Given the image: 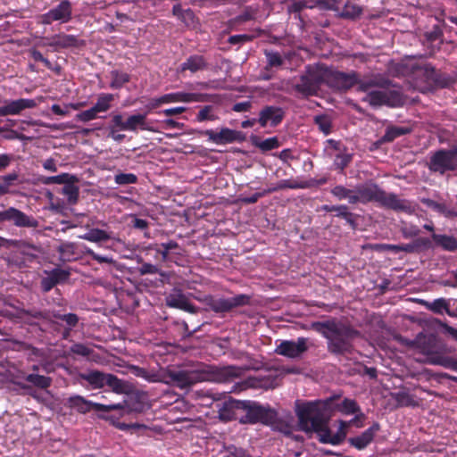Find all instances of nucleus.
Masks as SVG:
<instances>
[{"mask_svg":"<svg viewBox=\"0 0 457 457\" xmlns=\"http://www.w3.org/2000/svg\"><path fill=\"white\" fill-rule=\"evenodd\" d=\"M330 194L339 201L347 200L350 204L377 203L382 207L396 212L412 211L409 201L400 199L394 193H386L375 183L358 185L355 189L337 185L330 189Z\"/></svg>","mask_w":457,"mask_h":457,"instance_id":"f257e3e1","label":"nucleus"},{"mask_svg":"<svg viewBox=\"0 0 457 457\" xmlns=\"http://www.w3.org/2000/svg\"><path fill=\"white\" fill-rule=\"evenodd\" d=\"M407 345L418 347L420 353L427 355V362L431 365L433 357L444 356L441 353L435 351V338L427 337L423 333H420L415 340L408 342Z\"/></svg>","mask_w":457,"mask_h":457,"instance_id":"6ab92c4d","label":"nucleus"},{"mask_svg":"<svg viewBox=\"0 0 457 457\" xmlns=\"http://www.w3.org/2000/svg\"><path fill=\"white\" fill-rule=\"evenodd\" d=\"M208 310L218 313L229 312L237 307L249 305L251 296L245 294L237 295L230 298L216 297L213 295H206L203 300Z\"/></svg>","mask_w":457,"mask_h":457,"instance_id":"0eeeda50","label":"nucleus"},{"mask_svg":"<svg viewBox=\"0 0 457 457\" xmlns=\"http://www.w3.org/2000/svg\"><path fill=\"white\" fill-rule=\"evenodd\" d=\"M384 96V89L371 90L368 92L363 101L368 102L372 107H379L385 105Z\"/></svg>","mask_w":457,"mask_h":457,"instance_id":"a18cd8bd","label":"nucleus"},{"mask_svg":"<svg viewBox=\"0 0 457 457\" xmlns=\"http://www.w3.org/2000/svg\"><path fill=\"white\" fill-rule=\"evenodd\" d=\"M394 399L395 400L398 406H414L415 402L412 398V396L408 394L407 392H398L395 394Z\"/></svg>","mask_w":457,"mask_h":457,"instance_id":"864d4df0","label":"nucleus"},{"mask_svg":"<svg viewBox=\"0 0 457 457\" xmlns=\"http://www.w3.org/2000/svg\"><path fill=\"white\" fill-rule=\"evenodd\" d=\"M114 181L118 185H130L137 182V177L133 173H118L114 176Z\"/></svg>","mask_w":457,"mask_h":457,"instance_id":"4d7b16f0","label":"nucleus"},{"mask_svg":"<svg viewBox=\"0 0 457 457\" xmlns=\"http://www.w3.org/2000/svg\"><path fill=\"white\" fill-rule=\"evenodd\" d=\"M424 37L426 41L431 45L438 41V46L436 50H439L440 46L444 43V31L442 28L437 24L434 25L430 31L426 32L424 34Z\"/></svg>","mask_w":457,"mask_h":457,"instance_id":"a19ab883","label":"nucleus"},{"mask_svg":"<svg viewBox=\"0 0 457 457\" xmlns=\"http://www.w3.org/2000/svg\"><path fill=\"white\" fill-rule=\"evenodd\" d=\"M339 395H332L323 401L307 402L296 408L298 426L304 432L319 431L328 422V412L332 411V403Z\"/></svg>","mask_w":457,"mask_h":457,"instance_id":"7ed1b4c3","label":"nucleus"},{"mask_svg":"<svg viewBox=\"0 0 457 457\" xmlns=\"http://www.w3.org/2000/svg\"><path fill=\"white\" fill-rule=\"evenodd\" d=\"M97 110L93 106L88 110L83 111L76 114V120L83 122H87L95 120L97 117Z\"/></svg>","mask_w":457,"mask_h":457,"instance_id":"bf43d9fd","label":"nucleus"},{"mask_svg":"<svg viewBox=\"0 0 457 457\" xmlns=\"http://www.w3.org/2000/svg\"><path fill=\"white\" fill-rule=\"evenodd\" d=\"M401 232L405 238L414 237L420 235V229L416 225H404L401 228Z\"/></svg>","mask_w":457,"mask_h":457,"instance_id":"774afa93","label":"nucleus"},{"mask_svg":"<svg viewBox=\"0 0 457 457\" xmlns=\"http://www.w3.org/2000/svg\"><path fill=\"white\" fill-rule=\"evenodd\" d=\"M198 134L208 137V140L216 145H227L245 140L243 132L228 128H221L219 132L212 129L201 130L198 131Z\"/></svg>","mask_w":457,"mask_h":457,"instance_id":"ddd939ff","label":"nucleus"},{"mask_svg":"<svg viewBox=\"0 0 457 457\" xmlns=\"http://www.w3.org/2000/svg\"><path fill=\"white\" fill-rule=\"evenodd\" d=\"M381 426L378 422H374L369 428L361 435L350 437L348 443L357 450H363L374 440L376 434L380 430Z\"/></svg>","mask_w":457,"mask_h":457,"instance_id":"412c9836","label":"nucleus"},{"mask_svg":"<svg viewBox=\"0 0 457 457\" xmlns=\"http://www.w3.org/2000/svg\"><path fill=\"white\" fill-rule=\"evenodd\" d=\"M434 246L447 252L457 251V238L445 234H431Z\"/></svg>","mask_w":457,"mask_h":457,"instance_id":"393cba45","label":"nucleus"},{"mask_svg":"<svg viewBox=\"0 0 457 457\" xmlns=\"http://www.w3.org/2000/svg\"><path fill=\"white\" fill-rule=\"evenodd\" d=\"M416 251L434 248V242L428 237H417L413 240Z\"/></svg>","mask_w":457,"mask_h":457,"instance_id":"e2e57ef3","label":"nucleus"},{"mask_svg":"<svg viewBox=\"0 0 457 457\" xmlns=\"http://www.w3.org/2000/svg\"><path fill=\"white\" fill-rule=\"evenodd\" d=\"M334 212H337L336 217L345 220L352 228L354 229L356 228V215L349 211V207L346 204L337 205Z\"/></svg>","mask_w":457,"mask_h":457,"instance_id":"e433bc0d","label":"nucleus"},{"mask_svg":"<svg viewBox=\"0 0 457 457\" xmlns=\"http://www.w3.org/2000/svg\"><path fill=\"white\" fill-rule=\"evenodd\" d=\"M79 179L76 175L72 174V178L63 184L62 194L67 197L70 204H76L79 197V187L77 186Z\"/></svg>","mask_w":457,"mask_h":457,"instance_id":"cd10ccee","label":"nucleus"},{"mask_svg":"<svg viewBox=\"0 0 457 457\" xmlns=\"http://www.w3.org/2000/svg\"><path fill=\"white\" fill-rule=\"evenodd\" d=\"M244 371L245 369L242 367L229 365L218 369L216 371V376L220 381L227 382L232 380L233 378H239L244 373Z\"/></svg>","mask_w":457,"mask_h":457,"instance_id":"2f4dec72","label":"nucleus"},{"mask_svg":"<svg viewBox=\"0 0 457 457\" xmlns=\"http://www.w3.org/2000/svg\"><path fill=\"white\" fill-rule=\"evenodd\" d=\"M312 328L327 339L328 351L335 355L352 353L353 341L361 336L359 330L351 324L329 319L324 321H314Z\"/></svg>","mask_w":457,"mask_h":457,"instance_id":"f03ea898","label":"nucleus"},{"mask_svg":"<svg viewBox=\"0 0 457 457\" xmlns=\"http://www.w3.org/2000/svg\"><path fill=\"white\" fill-rule=\"evenodd\" d=\"M18 177L19 176L16 172L9 173L1 177L3 183L0 184V187L5 190V195L10 192V187L14 184V182L18 179Z\"/></svg>","mask_w":457,"mask_h":457,"instance_id":"680f3d73","label":"nucleus"},{"mask_svg":"<svg viewBox=\"0 0 457 457\" xmlns=\"http://www.w3.org/2000/svg\"><path fill=\"white\" fill-rule=\"evenodd\" d=\"M17 318L21 319L24 323L34 326L37 325L36 320L50 319L49 312L38 309H20L17 311Z\"/></svg>","mask_w":457,"mask_h":457,"instance_id":"4be33fe9","label":"nucleus"},{"mask_svg":"<svg viewBox=\"0 0 457 457\" xmlns=\"http://www.w3.org/2000/svg\"><path fill=\"white\" fill-rule=\"evenodd\" d=\"M250 139L252 145L259 148L262 152H268L280 146L279 140L277 137L261 140L259 137L252 136Z\"/></svg>","mask_w":457,"mask_h":457,"instance_id":"473e14b6","label":"nucleus"},{"mask_svg":"<svg viewBox=\"0 0 457 457\" xmlns=\"http://www.w3.org/2000/svg\"><path fill=\"white\" fill-rule=\"evenodd\" d=\"M46 46L53 47L54 50L81 48L86 46V41L84 39H79L74 35L59 33L52 36Z\"/></svg>","mask_w":457,"mask_h":457,"instance_id":"dca6fc26","label":"nucleus"},{"mask_svg":"<svg viewBox=\"0 0 457 457\" xmlns=\"http://www.w3.org/2000/svg\"><path fill=\"white\" fill-rule=\"evenodd\" d=\"M26 381L29 383H31L33 386H35L37 388L40 389H46L48 388L52 384V378L50 377L39 375V374H29L26 377Z\"/></svg>","mask_w":457,"mask_h":457,"instance_id":"37998d69","label":"nucleus"},{"mask_svg":"<svg viewBox=\"0 0 457 457\" xmlns=\"http://www.w3.org/2000/svg\"><path fill=\"white\" fill-rule=\"evenodd\" d=\"M154 250L161 255V260L163 262H173L179 264L178 256H181V253H170L160 245H156Z\"/></svg>","mask_w":457,"mask_h":457,"instance_id":"3c124183","label":"nucleus"},{"mask_svg":"<svg viewBox=\"0 0 457 457\" xmlns=\"http://www.w3.org/2000/svg\"><path fill=\"white\" fill-rule=\"evenodd\" d=\"M111 76V83L110 87L112 89H120L125 84L129 83L130 81V75L127 72L119 71V70H112L110 71Z\"/></svg>","mask_w":457,"mask_h":457,"instance_id":"c9c22d12","label":"nucleus"},{"mask_svg":"<svg viewBox=\"0 0 457 457\" xmlns=\"http://www.w3.org/2000/svg\"><path fill=\"white\" fill-rule=\"evenodd\" d=\"M205 379V374L199 370L168 369L164 370V383L180 389H187Z\"/></svg>","mask_w":457,"mask_h":457,"instance_id":"6e6552de","label":"nucleus"},{"mask_svg":"<svg viewBox=\"0 0 457 457\" xmlns=\"http://www.w3.org/2000/svg\"><path fill=\"white\" fill-rule=\"evenodd\" d=\"M72 178V174L62 173L56 176H50L44 179L43 183L46 185L59 184L63 185L68 179Z\"/></svg>","mask_w":457,"mask_h":457,"instance_id":"13d9d810","label":"nucleus"},{"mask_svg":"<svg viewBox=\"0 0 457 457\" xmlns=\"http://www.w3.org/2000/svg\"><path fill=\"white\" fill-rule=\"evenodd\" d=\"M421 203L425 204L427 207L432 209L433 211L440 214H443L445 208L446 206L445 204L436 202L435 200H432L430 198H423L421 200Z\"/></svg>","mask_w":457,"mask_h":457,"instance_id":"338daca9","label":"nucleus"},{"mask_svg":"<svg viewBox=\"0 0 457 457\" xmlns=\"http://www.w3.org/2000/svg\"><path fill=\"white\" fill-rule=\"evenodd\" d=\"M264 54L267 59V64L264 68L266 71L272 68H279L285 62L283 57L278 52L265 50Z\"/></svg>","mask_w":457,"mask_h":457,"instance_id":"79ce46f5","label":"nucleus"},{"mask_svg":"<svg viewBox=\"0 0 457 457\" xmlns=\"http://www.w3.org/2000/svg\"><path fill=\"white\" fill-rule=\"evenodd\" d=\"M307 187H308V185L305 182H297V181H294V180H290V179H282L275 187L267 188L266 192L270 194V193H273V192H276L278 190H282V189H286V188L298 189V188H306Z\"/></svg>","mask_w":457,"mask_h":457,"instance_id":"ea45409f","label":"nucleus"},{"mask_svg":"<svg viewBox=\"0 0 457 457\" xmlns=\"http://www.w3.org/2000/svg\"><path fill=\"white\" fill-rule=\"evenodd\" d=\"M356 82H358V73L355 71L346 73L326 69V85L333 89L347 91L356 86Z\"/></svg>","mask_w":457,"mask_h":457,"instance_id":"9d476101","label":"nucleus"},{"mask_svg":"<svg viewBox=\"0 0 457 457\" xmlns=\"http://www.w3.org/2000/svg\"><path fill=\"white\" fill-rule=\"evenodd\" d=\"M347 427L346 422L341 420L340 427L337 433L332 434L331 430L328 427V423H325L320 430L315 431L319 434L320 442L322 444H330L332 445H340L346 437L345 428Z\"/></svg>","mask_w":457,"mask_h":457,"instance_id":"aec40b11","label":"nucleus"},{"mask_svg":"<svg viewBox=\"0 0 457 457\" xmlns=\"http://www.w3.org/2000/svg\"><path fill=\"white\" fill-rule=\"evenodd\" d=\"M178 99L179 103H204L210 102L212 100V96L210 94L204 93H186V92H178Z\"/></svg>","mask_w":457,"mask_h":457,"instance_id":"72a5a7b5","label":"nucleus"},{"mask_svg":"<svg viewBox=\"0 0 457 457\" xmlns=\"http://www.w3.org/2000/svg\"><path fill=\"white\" fill-rule=\"evenodd\" d=\"M314 121L319 129L325 135L330 134L332 125L330 120L327 116L318 115L315 117Z\"/></svg>","mask_w":457,"mask_h":457,"instance_id":"6e6d98bb","label":"nucleus"},{"mask_svg":"<svg viewBox=\"0 0 457 457\" xmlns=\"http://www.w3.org/2000/svg\"><path fill=\"white\" fill-rule=\"evenodd\" d=\"M361 12L362 10L360 6L353 4H346L343 8L340 16L342 18L354 20L360 17Z\"/></svg>","mask_w":457,"mask_h":457,"instance_id":"8fccbe9b","label":"nucleus"},{"mask_svg":"<svg viewBox=\"0 0 457 457\" xmlns=\"http://www.w3.org/2000/svg\"><path fill=\"white\" fill-rule=\"evenodd\" d=\"M358 91L370 92L369 90L372 87L385 88L387 86H391L392 82L388 79H385L381 76L374 77L367 80H361L358 75Z\"/></svg>","mask_w":457,"mask_h":457,"instance_id":"c85d7f7f","label":"nucleus"},{"mask_svg":"<svg viewBox=\"0 0 457 457\" xmlns=\"http://www.w3.org/2000/svg\"><path fill=\"white\" fill-rule=\"evenodd\" d=\"M37 106L35 99L19 98L5 101L4 105L0 106V116L19 115L26 109H33Z\"/></svg>","mask_w":457,"mask_h":457,"instance_id":"f3484780","label":"nucleus"},{"mask_svg":"<svg viewBox=\"0 0 457 457\" xmlns=\"http://www.w3.org/2000/svg\"><path fill=\"white\" fill-rule=\"evenodd\" d=\"M207 62L203 55L194 54L190 55L187 60L181 64L180 70L190 71L195 73L199 71L205 70L207 68Z\"/></svg>","mask_w":457,"mask_h":457,"instance_id":"7c9ffc66","label":"nucleus"},{"mask_svg":"<svg viewBox=\"0 0 457 457\" xmlns=\"http://www.w3.org/2000/svg\"><path fill=\"white\" fill-rule=\"evenodd\" d=\"M384 89L385 105L388 107H400L405 103V97L399 87L391 88L387 86Z\"/></svg>","mask_w":457,"mask_h":457,"instance_id":"b1692460","label":"nucleus"},{"mask_svg":"<svg viewBox=\"0 0 457 457\" xmlns=\"http://www.w3.org/2000/svg\"><path fill=\"white\" fill-rule=\"evenodd\" d=\"M79 237L93 243H99L111 239V236L106 231L100 228H92L87 233L79 236Z\"/></svg>","mask_w":457,"mask_h":457,"instance_id":"58836bf2","label":"nucleus"},{"mask_svg":"<svg viewBox=\"0 0 457 457\" xmlns=\"http://www.w3.org/2000/svg\"><path fill=\"white\" fill-rule=\"evenodd\" d=\"M107 386L112 389V392L116 394H125L127 393V384L122 379L119 378L117 376L107 373L104 382V386Z\"/></svg>","mask_w":457,"mask_h":457,"instance_id":"f704fd0d","label":"nucleus"},{"mask_svg":"<svg viewBox=\"0 0 457 457\" xmlns=\"http://www.w3.org/2000/svg\"><path fill=\"white\" fill-rule=\"evenodd\" d=\"M425 72L428 79L433 80L435 85L439 87H449L453 83V79L451 77L437 71L431 64L425 66Z\"/></svg>","mask_w":457,"mask_h":457,"instance_id":"bb28decb","label":"nucleus"},{"mask_svg":"<svg viewBox=\"0 0 457 457\" xmlns=\"http://www.w3.org/2000/svg\"><path fill=\"white\" fill-rule=\"evenodd\" d=\"M432 172L445 174L457 170V145L450 149H440L432 154L428 164Z\"/></svg>","mask_w":457,"mask_h":457,"instance_id":"1a4fd4ad","label":"nucleus"},{"mask_svg":"<svg viewBox=\"0 0 457 457\" xmlns=\"http://www.w3.org/2000/svg\"><path fill=\"white\" fill-rule=\"evenodd\" d=\"M72 4L70 0H62L57 5L51 8L40 16L41 23L51 25L54 21L68 23L72 19Z\"/></svg>","mask_w":457,"mask_h":457,"instance_id":"9b49d317","label":"nucleus"},{"mask_svg":"<svg viewBox=\"0 0 457 457\" xmlns=\"http://www.w3.org/2000/svg\"><path fill=\"white\" fill-rule=\"evenodd\" d=\"M353 160V154H337L334 165L337 169L344 171L345 169L351 163Z\"/></svg>","mask_w":457,"mask_h":457,"instance_id":"5fc2aeb1","label":"nucleus"},{"mask_svg":"<svg viewBox=\"0 0 457 457\" xmlns=\"http://www.w3.org/2000/svg\"><path fill=\"white\" fill-rule=\"evenodd\" d=\"M219 419L222 421L238 420L243 416L244 401L228 397L221 403H217Z\"/></svg>","mask_w":457,"mask_h":457,"instance_id":"4468645a","label":"nucleus"},{"mask_svg":"<svg viewBox=\"0 0 457 457\" xmlns=\"http://www.w3.org/2000/svg\"><path fill=\"white\" fill-rule=\"evenodd\" d=\"M285 113L284 109L279 106L265 105L259 112L257 122L262 128H266L267 126L277 127L284 120Z\"/></svg>","mask_w":457,"mask_h":457,"instance_id":"2eb2a0df","label":"nucleus"},{"mask_svg":"<svg viewBox=\"0 0 457 457\" xmlns=\"http://www.w3.org/2000/svg\"><path fill=\"white\" fill-rule=\"evenodd\" d=\"M65 405L71 409L76 410L80 414H87L92 410L104 412L119 411L120 415L122 416L125 413L126 402L114 404H103L87 400L85 397L76 395L70 396Z\"/></svg>","mask_w":457,"mask_h":457,"instance_id":"423d86ee","label":"nucleus"},{"mask_svg":"<svg viewBox=\"0 0 457 457\" xmlns=\"http://www.w3.org/2000/svg\"><path fill=\"white\" fill-rule=\"evenodd\" d=\"M426 305L428 310L435 313L442 314L444 312H446L450 314L449 304L444 298L436 299L432 303H428Z\"/></svg>","mask_w":457,"mask_h":457,"instance_id":"09e8293b","label":"nucleus"},{"mask_svg":"<svg viewBox=\"0 0 457 457\" xmlns=\"http://www.w3.org/2000/svg\"><path fill=\"white\" fill-rule=\"evenodd\" d=\"M323 83L326 84V69L308 65L305 73L300 77V82L294 86V89L304 96H313Z\"/></svg>","mask_w":457,"mask_h":457,"instance_id":"39448f33","label":"nucleus"},{"mask_svg":"<svg viewBox=\"0 0 457 457\" xmlns=\"http://www.w3.org/2000/svg\"><path fill=\"white\" fill-rule=\"evenodd\" d=\"M431 362L432 365H439L445 369L457 371V359H454L451 356H435L433 357Z\"/></svg>","mask_w":457,"mask_h":457,"instance_id":"de8ad7c7","label":"nucleus"},{"mask_svg":"<svg viewBox=\"0 0 457 457\" xmlns=\"http://www.w3.org/2000/svg\"><path fill=\"white\" fill-rule=\"evenodd\" d=\"M218 119L219 117L215 113V109L212 105H204L200 109L195 116V120L197 122L214 121Z\"/></svg>","mask_w":457,"mask_h":457,"instance_id":"c03bdc74","label":"nucleus"},{"mask_svg":"<svg viewBox=\"0 0 457 457\" xmlns=\"http://www.w3.org/2000/svg\"><path fill=\"white\" fill-rule=\"evenodd\" d=\"M166 304L169 307L182 310L189 313H197L198 308L194 305L187 296L180 289L174 288L166 297Z\"/></svg>","mask_w":457,"mask_h":457,"instance_id":"a211bd4d","label":"nucleus"},{"mask_svg":"<svg viewBox=\"0 0 457 457\" xmlns=\"http://www.w3.org/2000/svg\"><path fill=\"white\" fill-rule=\"evenodd\" d=\"M278 412L270 405H262L260 403L251 400L244 401L243 416L240 417V424H257L272 426L277 423Z\"/></svg>","mask_w":457,"mask_h":457,"instance_id":"20e7f679","label":"nucleus"},{"mask_svg":"<svg viewBox=\"0 0 457 457\" xmlns=\"http://www.w3.org/2000/svg\"><path fill=\"white\" fill-rule=\"evenodd\" d=\"M421 203L425 204L427 207L432 209L433 211L440 214H443L445 208L446 206L445 204L436 202L435 200H432L430 198H423L421 200Z\"/></svg>","mask_w":457,"mask_h":457,"instance_id":"69168bd1","label":"nucleus"},{"mask_svg":"<svg viewBox=\"0 0 457 457\" xmlns=\"http://www.w3.org/2000/svg\"><path fill=\"white\" fill-rule=\"evenodd\" d=\"M114 100V96L109 93H102L98 96L94 107L98 112H107L111 108V104Z\"/></svg>","mask_w":457,"mask_h":457,"instance_id":"49530a36","label":"nucleus"},{"mask_svg":"<svg viewBox=\"0 0 457 457\" xmlns=\"http://www.w3.org/2000/svg\"><path fill=\"white\" fill-rule=\"evenodd\" d=\"M71 352L76 355L88 357L93 353V350L84 344L77 343L71 346Z\"/></svg>","mask_w":457,"mask_h":457,"instance_id":"052dcab7","label":"nucleus"},{"mask_svg":"<svg viewBox=\"0 0 457 457\" xmlns=\"http://www.w3.org/2000/svg\"><path fill=\"white\" fill-rule=\"evenodd\" d=\"M45 272L51 276L56 285L67 281L71 276L70 270L60 268H54L50 271Z\"/></svg>","mask_w":457,"mask_h":457,"instance_id":"603ef678","label":"nucleus"},{"mask_svg":"<svg viewBox=\"0 0 457 457\" xmlns=\"http://www.w3.org/2000/svg\"><path fill=\"white\" fill-rule=\"evenodd\" d=\"M308 338L298 337L296 341L282 340L275 348V353L290 359L301 357L307 350Z\"/></svg>","mask_w":457,"mask_h":457,"instance_id":"f8f14e48","label":"nucleus"},{"mask_svg":"<svg viewBox=\"0 0 457 457\" xmlns=\"http://www.w3.org/2000/svg\"><path fill=\"white\" fill-rule=\"evenodd\" d=\"M253 37V35L248 34L233 35L228 37V42L230 45H244L246 42L252 41Z\"/></svg>","mask_w":457,"mask_h":457,"instance_id":"0e129e2a","label":"nucleus"},{"mask_svg":"<svg viewBox=\"0 0 457 457\" xmlns=\"http://www.w3.org/2000/svg\"><path fill=\"white\" fill-rule=\"evenodd\" d=\"M412 131V128L410 126H395L389 125L386 128L385 134L380 137L378 143H391L397 137L404 135H408Z\"/></svg>","mask_w":457,"mask_h":457,"instance_id":"a878e982","label":"nucleus"},{"mask_svg":"<svg viewBox=\"0 0 457 457\" xmlns=\"http://www.w3.org/2000/svg\"><path fill=\"white\" fill-rule=\"evenodd\" d=\"M126 130L137 131L138 129L141 130L154 131L152 128L147 125L146 113L132 114L126 120Z\"/></svg>","mask_w":457,"mask_h":457,"instance_id":"c756f323","label":"nucleus"},{"mask_svg":"<svg viewBox=\"0 0 457 457\" xmlns=\"http://www.w3.org/2000/svg\"><path fill=\"white\" fill-rule=\"evenodd\" d=\"M334 410L345 415H350L360 412V406L355 400L345 398L341 403L335 405Z\"/></svg>","mask_w":457,"mask_h":457,"instance_id":"4c0bfd02","label":"nucleus"},{"mask_svg":"<svg viewBox=\"0 0 457 457\" xmlns=\"http://www.w3.org/2000/svg\"><path fill=\"white\" fill-rule=\"evenodd\" d=\"M107 373L97 370H91L79 374L81 380L87 381L92 389H101L104 386Z\"/></svg>","mask_w":457,"mask_h":457,"instance_id":"5701e85b","label":"nucleus"}]
</instances>
